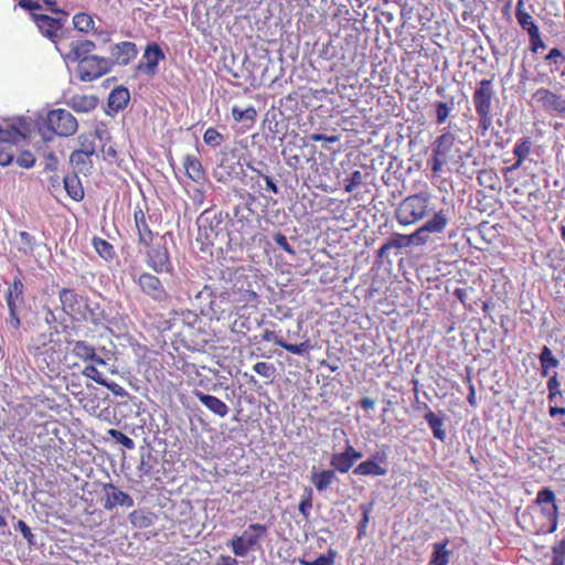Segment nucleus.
<instances>
[{
    "instance_id": "nucleus-32",
    "label": "nucleus",
    "mask_w": 565,
    "mask_h": 565,
    "mask_svg": "<svg viewBox=\"0 0 565 565\" xmlns=\"http://www.w3.org/2000/svg\"><path fill=\"white\" fill-rule=\"evenodd\" d=\"M62 182H64V189L68 198L73 199L75 202H81L82 199H84V189L82 188L77 172L65 175Z\"/></svg>"
},
{
    "instance_id": "nucleus-10",
    "label": "nucleus",
    "mask_w": 565,
    "mask_h": 565,
    "mask_svg": "<svg viewBox=\"0 0 565 565\" xmlns=\"http://www.w3.org/2000/svg\"><path fill=\"white\" fill-rule=\"evenodd\" d=\"M56 52H58L62 60L67 63H75L78 60H86L92 56L96 44L86 39H74L71 35H64L55 41Z\"/></svg>"
},
{
    "instance_id": "nucleus-4",
    "label": "nucleus",
    "mask_w": 565,
    "mask_h": 565,
    "mask_svg": "<svg viewBox=\"0 0 565 565\" xmlns=\"http://www.w3.org/2000/svg\"><path fill=\"white\" fill-rule=\"evenodd\" d=\"M32 358H34L35 367L41 373L52 377L60 373L61 365V344L50 335H41L35 343L29 348Z\"/></svg>"
},
{
    "instance_id": "nucleus-17",
    "label": "nucleus",
    "mask_w": 565,
    "mask_h": 565,
    "mask_svg": "<svg viewBox=\"0 0 565 565\" xmlns=\"http://www.w3.org/2000/svg\"><path fill=\"white\" fill-rule=\"evenodd\" d=\"M534 99L544 110L565 116V100L562 95H557L548 88L540 87L534 93Z\"/></svg>"
},
{
    "instance_id": "nucleus-21",
    "label": "nucleus",
    "mask_w": 565,
    "mask_h": 565,
    "mask_svg": "<svg viewBox=\"0 0 565 565\" xmlns=\"http://www.w3.org/2000/svg\"><path fill=\"white\" fill-rule=\"evenodd\" d=\"M32 21H34L35 26L40 30L41 34L50 41H55L63 36H68L67 34L60 33L63 24L60 20L49 17L46 14L32 13Z\"/></svg>"
},
{
    "instance_id": "nucleus-58",
    "label": "nucleus",
    "mask_w": 565,
    "mask_h": 565,
    "mask_svg": "<svg viewBox=\"0 0 565 565\" xmlns=\"http://www.w3.org/2000/svg\"><path fill=\"white\" fill-rule=\"evenodd\" d=\"M274 243L285 250V253L295 255V249H292L291 245L288 243V238H286L281 232L274 234Z\"/></svg>"
},
{
    "instance_id": "nucleus-25",
    "label": "nucleus",
    "mask_w": 565,
    "mask_h": 565,
    "mask_svg": "<svg viewBox=\"0 0 565 565\" xmlns=\"http://www.w3.org/2000/svg\"><path fill=\"white\" fill-rule=\"evenodd\" d=\"M68 345H71V352H73L76 358L83 361H93V363L97 365H105V360L96 354L94 347L89 343L85 341H72L68 342Z\"/></svg>"
},
{
    "instance_id": "nucleus-63",
    "label": "nucleus",
    "mask_w": 565,
    "mask_h": 565,
    "mask_svg": "<svg viewBox=\"0 0 565 565\" xmlns=\"http://www.w3.org/2000/svg\"><path fill=\"white\" fill-rule=\"evenodd\" d=\"M19 7L25 11H31V14L35 13L34 11L41 10V4L32 0H20Z\"/></svg>"
},
{
    "instance_id": "nucleus-60",
    "label": "nucleus",
    "mask_w": 565,
    "mask_h": 565,
    "mask_svg": "<svg viewBox=\"0 0 565 565\" xmlns=\"http://www.w3.org/2000/svg\"><path fill=\"white\" fill-rule=\"evenodd\" d=\"M530 39V51L532 53L539 52L540 49L545 47V44L542 41V38H540V33H529Z\"/></svg>"
},
{
    "instance_id": "nucleus-41",
    "label": "nucleus",
    "mask_w": 565,
    "mask_h": 565,
    "mask_svg": "<svg viewBox=\"0 0 565 565\" xmlns=\"http://www.w3.org/2000/svg\"><path fill=\"white\" fill-rule=\"evenodd\" d=\"M354 472H356L360 476L381 477V476H385L386 469L384 467H382L375 460L369 459V460L358 465L356 469H354Z\"/></svg>"
},
{
    "instance_id": "nucleus-40",
    "label": "nucleus",
    "mask_w": 565,
    "mask_h": 565,
    "mask_svg": "<svg viewBox=\"0 0 565 565\" xmlns=\"http://www.w3.org/2000/svg\"><path fill=\"white\" fill-rule=\"evenodd\" d=\"M539 362H541V375L547 376L548 371L559 365V360L552 354L548 347H542L541 354H539Z\"/></svg>"
},
{
    "instance_id": "nucleus-26",
    "label": "nucleus",
    "mask_w": 565,
    "mask_h": 565,
    "mask_svg": "<svg viewBox=\"0 0 565 565\" xmlns=\"http://www.w3.org/2000/svg\"><path fill=\"white\" fill-rule=\"evenodd\" d=\"M194 396H196L198 401H200L207 411L212 412L213 415L224 418L228 414V406L216 396L204 394L200 391L194 392Z\"/></svg>"
},
{
    "instance_id": "nucleus-33",
    "label": "nucleus",
    "mask_w": 565,
    "mask_h": 565,
    "mask_svg": "<svg viewBox=\"0 0 565 565\" xmlns=\"http://www.w3.org/2000/svg\"><path fill=\"white\" fill-rule=\"evenodd\" d=\"M516 21L521 29L529 34L540 33L539 25L535 24L533 17L524 11V4L522 0H518L516 3Z\"/></svg>"
},
{
    "instance_id": "nucleus-30",
    "label": "nucleus",
    "mask_w": 565,
    "mask_h": 565,
    "mask_svg": "<svg viewBox=\"0 0 565 565\" xmlns=\"http://www.w3.org/2000/svg\"><path fill=\"white\" fill-rule=\"evenodd\" d=\"M533 142H531L529 137H523L514 143V148H512V154L516 157V161L512 163V167L509 170L520 169L522 163L527 159L531 152V147Z\"/></svg>"
},
{
    "instance_id": "nucleus-44",
    "label": "nucleus",
    "mask_w": 565,
    "mask_h": 565,
    "mask_svg": "<svg viewBox=\"0 0 565 565\" xmlns=\"http://www.w3.org/2000/svg\"><path fill=\"white\" fill-rule=\"evenodd\" d=\"M254 372L266 380V384H271L275 377V366L269 362H257L254 364Z\"/></svg>"
},
{
    "instance_id": "nucleus-20",
    "label": "nucleus",
    "mask_w": 565,
    "mask_h": 565,
    "mask_svg": "<svg viewBox=\"0 0 565 565\" xmlns=\"http://www.w3.org/2000/svg\"><path fill=\"white\" fill-rule=\"evenodd\" d=\"M262 340H264V342H271L284 349L288 353L295 355H303L307 354V352H309L310 350H312V344H310V341H308V339L300 343H288L278 333L269 329L262 331Z\"/></svg>"
},
{
    "instance_id": "nucleus-16",
    "label": "nucleus",
    "mask_w": 565,
    "mask_h": 565,
    "mask_svg": "<svg viewBox=\"0 0 565 565\" xmlns=\"http://www.w3.org/2000/svg\"><path fill=\"white\" fill-rule=\"evenodd\" d=\"M135 282H137L140 291H142L145 296L149 297L150 300L159 303L168 300V292L166 291L162 281H160L156 275L142 273L138 275Z\"/></svg>"
},
{
    "instance_id": "nucleus-56",
    "label": "nucleus",
    "mask_w": 565,
    "mask_h": 565,
    "mask_svg": "<svg viewBox=\"0 0 565 565\" xmlns=\"http://www.w3.org/2000/svg\"><path fill=\"white\" fill-rule=\"evenodd\" d=\"M17 164L22 169H32L35 164V157L30 151H23L17 157Z\"/></svg>"
},
{
    "instance_id": "nucleus-14",
    "label": "nucleus",
    "mask_w": 565,
    "mask_h": 565,
    "mask_svg": "<svg viewBox=\"0 0 565 565\" xmlns=\"http://www.w3.org/2000/svg\"><path fill=\"white\" fill-rule=\"evenodd\" d=\"M454 146L455 135L452 132L446 131L436 138L435 143H433V153H430L429 161H427L433 174L439 175L443 167L448 162Z\"/></svg>"
},
{
    "instance_id": "nucleus-52",
    "label": "nucleus",
    "mask_w": 565,
    "mask_h": 565,
    "mask_svg": "<svg viewBox=\"0 0 565 565\" xmlns=\"http://www.w3.org/2000/svg\"><path fill=\"white\" fill-rule=\"evenodd\" d=\"M553 551V563L551 565H564L565 562V536L551 547Z\"/></svg>"
},
{
    "instance_id": "nucleus-53",
    "label": "nucleus",
    "mask_w": 565,
    "mask_h": 565,
    "mask_svg": "<svg viewBox=\"0 0 565 565\" xmlns=\"http://www.w3.org/2000/svg\"><path fill=\"white\" fill-rule=\"evenodd\" d=\"M203 141H204V143L215 148V147H220V145H222L223 137L215 128L210 127L206 130H204Z\"/></svg>"
},
{
    "instance_id": "nucleus-51",
    "label": "nucleus",
    "mask_w": 565,
    "mask_h": 565,
    "mask_svg": "<svg viewBox=\"0 0 565 565\" xmlns=\"http://www.w3.org/2000/svg\"><path fill=\"white\" fill-rule=\"evenodd\" d=\"M19 238H20V247H19L20 253L32 254L33 247L35 246V238H33V236L25 231L19 232Z\"/></svg>"
},
{
    "instance_id": "nucleus-46",
    "label": "nucleus",
    "mask_w": 565,
    "mask_h": 565,
    "mask_svg": "<svg viewBox=\"0 0 565 565\" xmlns=\"http://www.w3.org/2000/svg\"><path fill=\"white\" fill-rule=\"evenodd\" d=\"M94 140H96L95 135L81 134L79 137H77V143H79V148L74 150L73 152L94 153Z\"/></svg>"
},
{
    "instance_id": "nucleus-6",
    "label": "nucleus",
    "mask_w": 565,
    "mask_h": 565,
    "mask_svg": "<svg viewBox=\"0 0 565 565\" xmlns=\"http://www.w3.org/2000/svg\"><path fill=\"white\" fill-rule=\"evenodd\" d=\"M431 194L426 189L417 194L408 195L399 202L396 210L397 223L411 226L427 216L430 209Z\"/></svg>"
},
{
    "instance_id": "nucleus-19",
    "label": "nucleus",
    "mask_w": 565,
    "mask_h": 565,
    "mask_svg": "<svg viewBox=\"0 0 565 565\" xmlns=\"http://www.w3.org/2000/svg\"><path fill=\"white\" fill-rule=\"evenodd\" d=\"M182 168L185 178L192 183L202 186L207 182V174L201 163V159L194 153H188L182 158Z\"/></svg>"
},
{
    "instance_id": "nucleus-54",
    "label": "nucleus",
    "mask_w": 565,
    "mask_h": 565,
    "mask_svg": "<svg viewBox=\"0 0 565 565\" xmlns=\"http://www.w3.org/2000/svg\"><path fill=\"white\" fill-rule=\"evenodd\" d=\"M14 159V152H12L11 143H0V166L7 167L11 164Z\"/></svg>"
},
{
    "instance_id": "nucleus-28",
    "label": "nucleus",
    "mask_w": 565,
    "mask_h": 565,
    "mask_svg": "<svg viewBox=\"0 0 565 565\" xmlns=\"http://www.w3.org/2000/svg\"><path fill=\"white\" fill-rule=\"evenodd\" d=\"M422 409L426 411L424 419H426L427 426H429L430 431H433V437L439 441L446 440V431L443 429V418L431 412L426 403H422Z\"/></svg>"
},
{
    "instance_id": "nucleus-42",
    "label": "nucleus",
    "mask_w": 565,
    "mask_h": 565,
    "mask_svg": "<svg viewBox=\"0 0 565 565\" xmlns=\"http://www.w3.org/2000/svg\"><path fill=\"white\" fill-rule=\"evenodd\" d=\"M73 25L74 29L78 32L88 33L93 31L94 28V20L93 15L86 13V12H77L73 17Z\"/></svg>"
},
{
    "instance_id": "nucleus-61",
    "label": "nucleus",
    "mask_w": 565,
    "mask_h": 565,
    "mask_svg": "<svg viewBox=\"0 0 565 565\" xmlns=\"http://www.w3.org/2000/svg\"><path fill=\"white\" fill-rule=\"evenodd\" d=\"M56 168H57L56 156L52 152L46 153V156H44V171L55 172Z\"/></svg>"
},
{
    "instance_id": "nucleus-59",
    "label": "nucleus",
    "mask_w": 565,
    "mask_h": 565,
    "mask_svg": "<svg viewBox=\"0 0 565 565\" xmlns=\"http://www.w3.org/2000/svg\"><path fill=\"white\" fill-rule=\"evenodd\" d=\"M97 384L109 390L110 393H113L114 396H116V397H125L127 395L126 390L121 385H119L115 382L105 381L103 383H97Z\"/></svg>"
},
{
    "instance_id": "nucleus-39",
    "label": "nucleus",
    "mask_w": 565,
    "mask_h": 565,
    "mask_svg": "<svg viewBox=\"0 0 565 565\" xmlns=\"http://www.w3.org/2000/svg\"><path fill=\"white\" fill-rule=\"evenodd\" d=\"M92 246L95 248V253L106 262H111L115 258L114 245L99 236H93Z\"/></svg>"
},
{
    "instance_id": "nucleus-7",
    "label": "nucleus",
    "mask_w": 565,
    "mask_h": 565,
    "mask_svg": "<svg viewBox=\"0 0 565 565\" xmlns=\"http://www.w3.org/2000/svg\"><path fill=\"white\" fill-rule=\"evenodd\" d=\"M268 526L262 523H249L245 532L239 535H234L228 541V548L233 551L234 556L245 557L253 551L262 547V541L267 537Z\"/></svg>"
},
{
    "instance_id": "nucleus-24",
    "label": "nucleus",
    "mask_w": 565,
    "mask_h": 565,
    "mask_svg": "<svg viewBox=\"0 0 565 565\" xmlns=\"http://www.w3.org/2000/svg\"><path fill=\"white\" fill-rule=\"evenodd\" d=\"M137 54L136 44L130 41H121L110 47V55H113V60L110 61L118 65H129Z\"/></svg>"
},
{
    "instance_id": "nucleus-1",
    "label": "nucleus",
    "mask_w": 565,
    "mask_h": 565,
    "mask_svg": "<svg viewBox=\"0 0 565 565\" xmlns=\"http://www.w3.org/2000/svg\"><path fill=\"white\" fill-rule=\"evenodd\" d=\"M51 415L44 409L42 401L34 396H23L11 407L7 420L2 423L8 431V440L14 449L35 454L49 447Z\"/></svg>"
},
{
    "instance_id": "nucleus-2",
    "label": "nucleus",
    "mask_w": 565,
    "mask_h": 565,
    "mask_svg": "<svg viewBox=\"0 0 565 565\" xmlns=\"http://www.w3.org/2000/svg\"><path fill=\"white\" fill-rule=\"evenodd\" d=\"M135 231H137L138 246L146 248V264L157 274L171 273V259L168 247L164 244H153L157 232L153 226L157 223L156 216L148 214L140 205L134 209Z\"/></svg>"
},
{
    "instance_id": "nucleus-45",
    "label": "nucleus",
    "mask_w": 565,
    "mask_h": 565,
    "mask_svg": "<svg viewBox=\"0 0 565 565\" xmlns=\"http://www.w3.org/2000/svg\"><path fill=\"white\" fill-rule=\"evenodd\" d=\"M312 510V489L307 487L303 489L302 498L298 502V512L302 514L303 520H308L310 511Z\"/></svg>"
},
{
    "instance_id": "nucleus-9",
    "label": "nucleus",
    "mask_w": 565,
    "mask_h": 565,
    "mask_svg": "<svg viewBox=\"0 0 565 565\" xmlns=\"http://www.w3.org/2000/svg\"><path fill=\"white\" fill-rule=\"evenodd\" d=\"M60 306L62 311L71 319L81 321H94L93 309L89 308L87 297L78 294L73 288L64 287L58 291Z\"/></svg>"
},
{
    "instance_id": "nucleus-31",
    "label": "nucleus",
    "mask_w": 565,
    "mask_h": 565,
    "mask_svg": "<svg viewBox=\"0 0 565 565\" xmlns=\"http://www.w3.org/2000/svg\"><path fill=\"white\" fill-rule=\"evenodd\" d=\"M476 181L478 184L488 191L500 190V177L493 169H482L476 174Z\"/></svg>"
},
{
    "instance_id": "nucleus-49",
    "label": "nucleus",
    "mask_w": 565,
    "mask_h": 565,
    "mask_svg": "<svg viewBox=\"0 0 565 565\" xmlns=\"http://www.w3.org/2000/svg\"><path fill=\"white\" fill-rule=\"evenodd\" d=\"M23 136V132H21V130L13 125L7 129H0V140L2 141L1 145H12L15 140Z\"/></svg>"
},
{
    "instance_id": "nucleus-38",
    "label": "nucleus",
    "mask_w": 565,
    "mask_h": 565,
    "mask_svg": "<svg viewBox=\"0 0 565 565\" xmlns=\"http://www.w3.org/2000/svg\"><path fill=\"white\" fill-rule=\"evenodd\" d=\"M334 480V471L332 469H324L321 471L312 470L311 482L315 484L316 490L322 492L331 486Z\"/></svg>"
},
{
    "instance_id": "nucleus-23",
    "label": "nucleus",
    "mask_w": 565,
    "mask_h": 565,
    "mask_svg": "<svg viewBox=\"0 0 565 565\" xmlns=\"http://www.w3.org/2000/svg\"><path fill=\"white\" fill-rule=\"evenodd\" d=\"M164 58V52L160 49L159 44H147L146 51H143V62L138 65V70H142L147 76H153L157 74V66Z\"/></svg>"
},
{
    "instance_id": "nucleus-18",
    "label": "nucleus",
    "mask_w": 565,
    "mask_h": 565,
    "mask_svg": "<svg viewBox=\"0 0 565 565\" xmlns=\"http://www.w3.org/2000/svg\"><path fill=\"white\" fill-rule=\"evenodd\" d=\"M525 512L534 514L559 515V509L555 503V494L551 488L539 490L537 498L534 500V507L526 509Z\"/></svg>"
},
{
    "instance_id": "nucleus-5",
    "label": "nucleus",
    "mask_w": 565,
    "mask_h": 565,
    "mask_svg": "<svg viewBox=\"0 0 565 565\" xmlns=\"http://www.w3.org/2000/svg\"><path fill=\"white\" fill-rule=\"evenodd\" d=\"M493 99L494 90L491 79H481L476 84L472 92V105L478 116V131L481 136H487L493 126Z\"/></svg>"
},
{
    "instance_id": "nucleus-64",
    "label": "nucleus",
    "mask_w": 565,
    "mask_h": 565,
    "mask_svg": "<svg viewBox=\"0 0 565 565\" xmlns=\"http://www.w3.org/2000/svg\"><path fill=\"white\" fill-rule=\"evenodd\" d=\"M303 564H306V565H331L332 561L330 557H328L326 555H321L311 562H303Z\"/></svg>"
},
{
    "instance_id": "nucleus-37",
    "label": "nucleus",
    "mask_w": 565,
    "mask_h": 565,
    "mask_svg": "<svg viewBox=\"0 0 565 565\" xmlns=\"http://www.w3.org/2000/svg\"><path fill=\"white\" fill-rule=\"evenodd\" d=\"M352 447L348 446L345 451L331 456V467L340 472H349V469L352 467Z\"/></svg>"
},
{
    "instance_id": "nucleus-27",
    "label": "nucleus",
    "mask_w": 565,
    "mask_h": 565,
    "mask_svg": "<svg viewBox=\"0 0 565 565\" xmlns=\"http://www.w3.org/2000/svg\"><path fill=\"white\" fill-rule=\"evenodd\" d=\"M4 298H7L8 310L20 308L23 305V281L20 276H14L13 280H11Z\"/></svg>"
},
{
    "instance_id": "nucleus-47",
    "label": "nucleus",
    "mask_w": 565,
    "mask_h": 565,
    "mask_svg": "<svg viewBox=\"0 0 565 565\" xmlns=\"http://www.w3.org/2000/svg\"><path fill=\"white\" fill-rule=\"evenodd\" d=\"M452 105L437 100L435 102V113H436V125H443L448 120L449 115H451Z\"/></svg>"
},
{
    "instance_id": "nucleus-11",
    "label": "nucleus",
    "mask_w": 565,
    "mask_h": 565,
    "mask_svg": "<svg viewBox=\"0 0 565 565\" xmlns=\"http://www.w3.org/2000/svg\"><path fill=\"white\" fill-rule=\"evenodd\" d=\"M77 77L82 82H94L105 74L110 73L114 63L110 58L104 56L92 55L83 60L76 61Z\"/></svg>"
},
{
    "instance_id": "nucleus-62",
    "label": "nucleus",
    "mask_w": 565,
    "mask_h": 565,
    "mask_svg": "<svg viewBox=\"0 0 565 565\" xmlns=\"http://www.w3.org/2000/svg\"><path fill=\"white\" fill-rule=\"evenodd\" d=\"M559 60L564 61L563 53L557 47L551 49L550 53L545 55V62L557 64Z\"/></svg>"
},
{
    "instance_id": "nucleus-43",
    "label": "nucleus",
    "mask_w": 565,
    "mask_h": 565,
    "mask_svg": "<svg viewBox=\"0 0 565 565\" xmlns=\"http://www.w3.org/2000/svg\"><path fill=\"white\" fill-rule=\"evenodd\" d=\"M435 547V552H433V557H430V565H448L449 552L446 550L445 543H436L433 545Z\"/></svg>"
},
{
    "instance_id": "nucleus-55",
    "label": "nucleus",
    "mask_w": 565,
    "mask_h": 565,
    "mask_svg": "<svg viewBox=\"0 0 565 565\" xmlns=\"http://www.w3.org/2000/svg\"><path fill=\"white\" fill-rule=\"evenodd\" d=\"M14 530L22 533L23 540L26 541V544L34 545L35 544V537L32 534V530L26 525V523L23 520L17 521L14 523Z\"/></svg>"
},
{
    "instance_id": "nucleus-8",
    "label": "nucleus",
    "mask_w": 565,
    "mask_h": 565,
    "mask_svg": "<svg viewBox=\"0 0 565 565\" xmlns=\"http://www.w3.org/2000/svg\"><path fill=\"white\" fill-rule=\"evenodd\" d=\"M256 282L245 275H238L231 281V286L221 291H212L221 297L238 302L248 308H258L259 296L255 290Z\"/></svg>"
},
{
    "instance_id": "nucleus-34",
    "label": "nucleus",
    "mask_w": 565,
    "mask_h": 565,
    "mask_svg": "<svg viewBox=\"0 0 565 565\" xmlns=\"http://www.w3.org/2000/svg\"><path fill=\"white\" fill-rule=\"evenodd\" d=\"M128 520L134 527L146 530L156 521V514L145 510H135L128 515Z\"/></svg>"
},
{
    "instance_id": "nucleus-35",
    "label": "nucleus",
    "mask_w": 565,
    "mask_h": 565,
    "mask_svg": "<svg viewBox=\"0 0 565 565\" xmlns=\"http://www.w3.org/2000/svg\"><path fill=\"white\" fill-rule=\"evenodd\" d=\"M76 113H89L96 107V98L88 95H75L67 102Z\"/></svg>"
},
{
    "instance_id": "nucleus-22",
    "label": "nucleus",
    "mask_w": 565,
    "mask_h": 565,
    "mask_svg": "<svg viewBox=\"0 0 565 565\" xmlns=\"http://www.w3.org/2000/svg\"><path fill=\"white\" fill-rule=\"evenodd\" d=\"M104 509L105 511H111L117 507L131 508L135 504L131 495L127 494L122 490L118 489L110 482L104 484Z\"/></svg>"
},
{
    "instance_id": "nucleus-29",
    "label": "nucleus",
    "mask_w": 565,
    "mask_h": 565,
    "mask_svg": "<svg viewBox=\"0 0 565 565\" xmlns=\"http://www.w3.org/2000/svg\"><path fill=\"white\" fill-rule=\"evenodd\" d=\"M129 103V90L124 86H118L110 90L109 98H107V105L113 113H118L126 108Z\"/></svg>"
},
{
    "instance_id": "nucleus-13",
    "label": "nucleus",
    "mask_w": 565,
    "mask_h": 565,
    "mask_svg": "<svg viewBox=\"0 0 565 565\" xmlns=\"http://www.w3.org/2000/svg\"><path fill=\"white\" fill-rule=\"evenodd\" d=\"M521 529L533 535H547L557 530V515L523 512L520 521Z\"/></svg>"
},
{
    "instance_id": "nucleus-12",
    "label": "nucleus",
    "mask_w": 565,
    "mask_h": 565,
    "mask_svg": "<svg viewBox=\"0 0 565 565\" xmlns=\"http://www.w3.org/2000/svg\"><path fill=\"white\" fill-rule=\"evenodd\" d=\"M44 127L60 137L74 136L77 131V119L70 111L56 108L47 111Z\"/></svg>"
},
{
    "instance_id": "nucleus-36",
    "label": "nucleus",
    "mask_w": 565,
    "mask_h": 565,
    "mask_svg": "<svg viewBox=\"0 0 565 565\" xmlns=\"http://www.w3.org/2000/svg\"><path fill=\"white\" fill-rule=\"evenodd\" d=\"M94 153L89 152H73L71 153V158H68V162L73 166L76 173H87L93 167V162L90 158Z\"/></svg>"
},
{
    "instance_id": "nucleus-57",
    "label": "nucleus",
    "mask_w": 565,
    "mask_h": 565,
    "mask_svg": "<svg viewBox=\"0 0 565 565\" xmlns=\"http://www.w3.org/2000/svg\"><path fill=\"white\" fill-rule=\"evenodd\" d=\"M83 375L95 383H103L106 381V379L102 375V372H99L94 365L84 366Z\"/></svg>"
},
{
    "instance_id": "nucleus-15",
    "label": "nucleus",
    "mask_w": 565,
    "mask_h": 565,
    "mask_svg": "<svg viewBox=\"0 0 565 565\" xmlns=\"http://www.w3.org/2000/svg\"><path fill=\"white\" fill-rule=\"evenodd\" d=\"M207 308H210V313L216 320L228 319L234 313L241 316V312L244 310H253V307L214 292L210 294V305H207Z\"/></svg>"
},
{
    "instance_id": "nucleus-50",
    "label": "nucleus",
    "mask_w": 565,
    "mask_h": 565,
    "mask_svg": "<svg viewBox=\"0 0 565 565\" xmlns=\"http://www.w3.org/2000/svg\"><path fill=\"white\" fill-rule=\"evenodd\" d=\"M107 434H109L110 438H113L114 441H116L117 444H120L126 449H128V450L135 449V441L130 437L126 436L122 431L116 430V429H109V430H107Z\"/></svg>"
},
{
    "instance_id": "nucleus-48",
    "label": "nucleus",
    "mask_w": 565,
    "mask_h": 565,
    "mask_svg": "<svg viewBox=\"0 0 565 565\" xmlns=\"http://www.w3.org/2000/svg\"><path fill=\"white\" fill-rule=\"evenodd\" d=\"M231 114H233L234 121L236 122H242L243 120L254 121L256 118V110L253 106H249L245 109L233 106Z\"/></svg>"
},
{
    "instance_id": "nucleus-3",
    "label": "nucleus",
    "mask_w": 565,
    "mask_h": 565,
    "mask_svg": "<svg viewBox=\"0 0 565 565\" xmlns=\"http://www.w3.org/2000/svg\"><path fill=\"white\" fill-rule=\"evenodd\" d=\"M446 226H448V215H446L443 210H439V212L435 213L431 218L427 220L426 223L415 230V232L408 235L395 233L384 245L393 247L396 250L411 245L423 246L427 244L429 234H441L443 231L446 230Z\"/></svg>"
}]
</instances>
